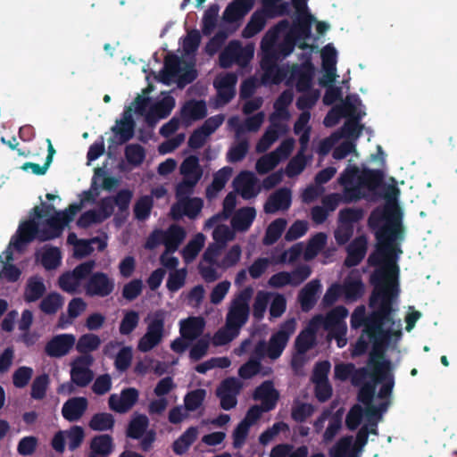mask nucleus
<instances>
[{
  "mask_svg": "<svg viewBox=\"0 0 457 457\" xmlns=\"http://www.w3.org/2000/svg\"><path fill=\"white\" fill-rule=\"evenodd\" d=\"M94 359L91 355L79 356L71 365V383L62 384L61 389L71 394L74 390L73 385L79 387L87 386L94 378V373L90 370Z\"/></svg>",
  "mask_w": 457,
  "mask_h": 457,
  "instance_id": "8",
  "label": "nucleus"
},
{
  "mask_svg": "<svg viewBox=\"0 0 457 457\" xmlns=\"http://www.w3.org/2000/svg\"><path fill=\"white\" fill-rule=\"evenodd\" d=\"M266 18L262 11L254 12L242 31L245 38H251L262 31L265 26Z\"/></svg>",
  "mask_w": 457,
  "mask_h": 457,
  "instance_id": "36",
  "label": "nucleus"
},
{
  "mask_svg": "<svg viewBox=\"0 0 457 457\" xmlns=\"http://www.w3.org/2000/svg\"><path fill=\"white\" fill-rule=\"evenodd\" d=\"M253 294V287H246L236 295L231 301L225 321L229 329L240 331L241 328L248 321L250 314L249 303Z\"/></svg>",
  "mask_w": 457,
  "mask_h": 457,
  "instance_id": "4",
  "label": "nucleus"
},
{
  "mask_svg": "<svg viewBox=\"0 0 457 457\" xmlns=\"http://www.w3.org/2000/svg\"><path fill=\"white\" fill-rule=\"evenodd\" d=\"M351 115L341 129L342 136L346 138L357 139L362 130L363 126L360 124V115H353L355 111H348Z\"/></svg>",
  "mask_w": 457,
  "mask_h": 457,
  "instance_id": "41",
  "label": "nucleus"
},
{
  "mask_svg": "<svg viewBox=\"0 0 457 457\" xmlns=\"http://www.w3.org/2000/svg\"><path fill=\"white\" fill-rule=\"evenodd\" d=\"M313 76L314 66L310 55L300 65L295 64L292 66L291 78L296 80L295 88L298 92L312 89Z\"/></svg>",
  "mask_w": 457,
  "mask_h": 457,
  "instance_id": "14",
  "label": "nucleus"
},
{
  "mask_svg": "<svg viewBox=\"0 0 457 457\" xmlns=\"http://www.w3.org/2000/svg\"><path fill=\"white\" fill-rule=\"evenodd\" d=\"M364 212L361 208H345L339 211L338 220L340 223L353 226L363 218Z\"/></svg>",
  "mask_w": 457,
  "mask_h": 457,
  "instance_id": "61",
  "label": "nucleus"
},
{
  "mask_svg": "<svg viewBox=\"0 0 457 457\" xmlns=\"http://www.w3.org/2000/svg\"><path fill=\"white\" fill-rule=\"evenodd\" d=\"M174 105V99L170 97L164 99L156 107V112L151 111L145 116V120L148 125L154 127L158 121L159 118H165L170 112Z\"/></svg>",
  "mask_w": 457,
  "mask_h": 457,
  "instance_id": "44",
  "label": "nucleus"
},
{
  "mask_svg": "<svg viewBox=\"0 0 457 457\" xmlns=\"http://www.w3.org/2000/svg\"><path fill=\"white\" fill-rule=\"evenodd\" d=\"M254 0H234L225 8L222 19L233 23L243 19L253 7Z\"/></svg>",
  "mask_w": 457,
  "mask_h": 457,
  "instance_id": "22",
  "label": "nucleus"
},
{
  "mask_svg": "<svg viewBox=\"0 0 457 457\" xmlns=\"http://www.w3.org/2000/svg\"><path fill=\"white\" fill-rule=\"evenodd\" d=\"M143 290V282L139 278H135L124 285L121 294L127 301H133L137 298Z\"/></svg>",
  "mask_w": 457,
  "mask_h": 457,
  "instance_id": "64",
  "label": "nucleus"
},
{
  "mask_svg": "<svg viewBox=\"0 0 457 457\" xmlns=\"http://www.w3.org/2000/svg\"><path fill=\"white\" fill-rule=\"evenodd\" d=\"M204 326L205 322L202 317H189L180 321V336L192 342L203 334Z\"/></svg>",
  "mask_w": 457,
  "mask_h": 457,
  "instance_id": "24",
  "label": "nucleus"
},
{
  "mask_svg": "<svg viewBox=\"0 0 457 457\" xmlns=\"http://www.w3.org/2000/svg\"><path fill=\"white\" fill-rule=\"evenodd\" d=\"M113 450L114 443L111 435H96L90 441L88 457H108Z\"/></svg>",
  "mask_w": 457,
  "mask_h": 457,
  "instance_id": "23",
  "label": "nucleus"
},
{
  "mask_svg": "<svg viewBox=\"0 0 457 457\" xmlns=\"http://www.w3.org/2000/svg\"><path fill=\"white\" fill-rule=\"evenodd\" d=\"M241 389L240 382L235 378H228L221 381L216 390V395L220 400V407L225 411L233 409L237 403V395Z\"/></svg>",
  "mask_w": 457,
  "mask_h": 457,
  "instance_id": "13",
  "label": "nucleus"
},
{
  "mask_svg": "<svg viewBox=\"0 0 457 457\" xmlns=\"http://www.w3.org/2000/svg\"><path fill=\"white\" fill-rule=\"evenodd\" d=\"M63 305V297L56 292L49 293L39 304L42 312L47 315L55 314Z\"/></svg>",
  "mask_w": 457,
  "mask_h": 457,
  "instance_id": "39",
  "label": "nucleus"
},
{
  "mask_svg": "<svg viewBox=\"0 0 457 457\" xmlns=\"http://www.w3.org/2000/svg\"><path fill=\"white\" fill-rule=\"evenodd\" d=\"M182 180L176 186V196L189 195L193 193L195 187L203 177V169L196 155H189L180 164Z\"/></svg>",
  "mask_w": 457,
  "mask_h": 457,
  "instance_id": "6",
  "label": "nucleus"
},
{
  "mask_svg": "<svg viewBox=\"0 0 457 457\" xmlns=\"http://www.w3.org/2000/svg\"><path fill=\"white\" fill-rule=\"evenodd\" d=\"M315 345V332L311 328L302 330L296 337L295 347L298 353L304 354Z\"/></svg>",
  "mask_w": 457,
  "mask_h": 457,
  "instance_id": "42",
  "label": "nucleus"
},
{
  "mask_svg": "<svg viewBox=\"0 0 457 457\" xmlns=\"http://www.w3.org/2000/svg\"><path fill=\"white\" fill-rule=\"evenodd\" d=\"M206 395L204 389H195L188 392L184 398V405L187 411H195L204 403Z\"/></svg>",
  "mask_w": 457,
  "mask_h": 457,
  "instance_id": "57",
  "label": "nucleus"
},
{
  "mask_svg": "<svg viewBox=\"0 0 457 457\" xmlns=\"http://www.w3.org/2000/svg\"><path fill=\"white\" fill-rule=\"evenodd\" d=\"M125 158L132 166H139L145 158V150L139 144H129L125 147Z\"/></svg>",
  "mask_w": 457,
  "mask_h": 457,
  "instance_id": "47",
  "label": "nucleus"
},
{
  "mask_svg": "<svg viewBox=\"0 0 457 457\" xmlns=\"http://www.w3.org/2000/svg\"><path fill=\"white\" fill-rule=\"evenodd\" d=\"M154 205V200L151 195L141 196L134 205V215L138 220H145L149 218Z\"/></svg>",
  "mask_w": 457,
  "mask_h": 457,
  "instance_id": "49",
  "label": "nucleus"
},
{
  "mask_svg": "<svg viewBox=\"0 0 457 457\" xmlns=\"http://www.w3.org/2000/svg\"><path fill=\"white\" fill-rule=\"evenodd\" d=\"M253 397L262 403H271L272 410H274L278 400V392L275 389L272 381L266 380L255 388Z\"/></svg>",
  "mask_w": 457,
  "mask_h": 457,
  "instance_id": "28",
  "label": "nucleus"
},
{
  "mask_svg": "<svg viewBox=\"0 0 457 457\" xmlns=\"http://www.w3.org/2000/svg\"><path fill=\"white\" fill-rule=\"evenodd\" d=\"M287 220L283 218H278L273 220L266 228L265 235L262 239L264 245H271L275 244L281 237L286 229Z\"/></svg>",
  "mask_w": 457,
  "mask_h": 457,
  "instance_id": "35",
  "label": "nucleus"
},
{
  "mask_svg": "<svg viewBox=\"0 0 457 457\" xmlns=\"http://www.w3.org/2000/svg\"><path fill=\"white\" fill-rule=\"evenodd\" d=\"M61 261L62 253L60 249L56 246H50L45 249L40 262L46 270H51L56 269L61 264Z\"/></svg>",
  "mask_w": 457,
  "mask_h": 457,
  "instance_id": "45",
  "label": "nucleus"
},
{
  "mask_svg": "<svg viewBox=\"0 0 457 457\" xmlns=\"http://www.w3.org/2000/svg\"><path fill=\"white\" fill-rule=\"evenodd\" d=\"M88 406L86 397L76 396L68 399L62 405V415L70 421L75 422L81 419Z\"/></svg>",
  "mask_w": 457,
  "mask_h": 457,
  "instance_id": "20",
  "label": "nucleus"
},
{
  "mask_svg": "<svg viewBox=\"0 0 457 457\" xmlns=\"http://www.w3.org/2000/svg\"><path fill=\"white\" fill-rule=\"evenodd\" d=\"M114 288V279L103 271H92L84 284L85 293L89 297H107L112 294Z\"/></svg>",
  "mask_w": 457,
  "mask_h": 457,
  "instance_id": "11",
  "label": "nucleus"
},
{
  "mask_svg": "<svg viewBox=\"0 0 457 457\" xmlns=\"http://www.w3.org/2000/svg\"><path fill=\"white\" fill-rule=\"evenodd\" d=\"M278 163L279 157L270 152L257 160L255 169L259 174L263 175L272 170Z\"/></svg>",
  "mask_w": 457,
  "mask_h": 457,
  "instance_id": "58",
  "label": "nucleus"
},
{
  "mask_svg": "<svg viewBox=\"0 0 457 457\" xmlns=\"http://www.w3.org/2000/svg\"><path fill=\"white\" fill-rule=\"evenodd\" d=\"M292 202L291 190L287 187L278 189L270 195L264 204L266 213H275L278 211H287Z\"/></svg>",
  "mask_w": 457,
  "mask_h": 457,
  "instance_id": "21",
  "label": "nucleus"
},
{
  "mask_svg": "<svg viewBox=\"0 0 457 457\" xmlns=\"http://www.w3.org/2000/svg\"><path fill=\"white\" fill-rule=\"evenodd\" d=\"M101 345V339L97 335L88 333L82 335L76 345V349L82 355H90L89 353L96 351Z\"/></svg>",
  "mask_w": 457,
  "mask_h": 457,
  "instance_id": "40",
  "label": "nucleus"
},
{
  "mask_svg": "<svg viewBox=\"0 0 457 457\" xmlns=\"http://www.w3.org/2000/svg\"><path fill=\"white\" fill-rule=\"evenodd\" d=\"M270 299V294L266 291H258L253 304V316L261 320L264 317L267 306Z\"/></svg>",
  "mask_w": 457,
  "mask_h": 457,
  "instance_id": "52",
  "label": "nucleus"
},
{
  "mask_svg": "<svg viewBox=\"0 0 457 457\" xmlns=\"http://www.w3.org/2000/svg\"><path fill=\"white\" fill-rule=\"evenodd\" d=\"M341 287L343 295L349 301H356L364 294V284L360 278L345 279Z\"/></svg>",
  "mask_w": 457,
  "mask_h": 457,
  "instance_id": "38",
  "label": "nucleus"
},
{
  "mask_svg": "<svg viewBox=\"0 0 457 457\" xmlns=\"http://www.w3.org/2000/svg\"><path fill=\"white\" fill-rule=\"evenodd\" d=\"M256 217L253 207L239 208L231 219V226L236 231L245 232L250 228Z\"/></svg>",
  "mask_w": 457,
  "mask_h": 457,
  "instance_id": "26",
  "label": "nucleus"
},
{
  "mask_svg": "<svg viewBox=\"0 0 457 457\" xmlns=\"http://www.w3.org/2000/svg\"><path fill=\"white\" fill-rule=\"evenodd\" d=\"M49 382V376L46 373L36 377L31 385V397L35 400L45 398Z\"/></svg>",
  "mask_w": 457,
  "mask_h": 457,
  "instance_id": "53",
  "label": "nucleus"
},
{
  "mask_svg": "<svg viewBox=\"0 0 457 457\" xmlns=\"http://www.w3.org/2000/svg\"><path fill=\"white\" fill-rule=\"evenodd\" d=\"M149 420L145 414H137L129 422L126 436L132 439H140L147 431Z\"/></svg>",
  "mask_w": 457,
  "mask_h": 457,
  "instance_id": "32",
  "label": "nucleus"
},
{
  "mask_svg": "<svg viewBox=\"0 0 457 457\" xmlns=\"http://www.w3.org/2000/svg\"><path fill=\"white\" fill-rule=\"evenodd\" d=\"M372 369V375L376 377V382H384L381 386L378 397V398H386L390 396L393 391V387L395 385L394 382V377L391 373H389L390 370V364L388 365V368L386 370V373L382 378L381 375L378 372H376L375 368L372 365H369Z\"/></svg>",
  "mask_w": 457,
  "mask_h": 457,
  "instance_id": "43",
  "label": "nucleus"
},
{
  "mask_svg": "<svg viewBox=\"0 0 457 457\" xmlns=\"http://www.w3.org/2000/svg\"><path fill=\"white\" fill-rule=\"evenodd\" d=\"M219 8L216 5L210 6L204 12L203 17L202 31L204 35H211L217 24Z\"/></svg>",
  "mask_w": 457,
  "mask_h": 457,
  "instance_id": "59",
  "label": "nucleus"
},
{
  "mask_svg": "<svg viewBox=\"0 0 457 457\" xmlns=\"http://www.w3.org/2000/svg\"><path fill=\"white\" fill-rule=\"evenodd\" d=\"M232 175V168L226 166L219 170L214 175L212 184L207 188V193L212 189L214 192L222 190Z\"/></svg>",
  "mask_w": 457,
  "mask_h": 457,
  "instance_id": "54",
  "label": "nucleus"
},
{
  "mask_svg": "<svg viewBox=\"0 0 457 457\" xmlns=\"http://www.w3.org/2000/svg\"><path fill=\"white\" fill-rule=\"evenodd\" d=\"M95 265V261L89 260L77 265L71 271L62 273L58 278L59 287L66 293H76L81 281L90 275Z\"/></svg>",
  "mask_w": 457,
  "mask_h": 457,
  "instance_id": "9",
  "label": "nucleus"
},
{
  "mask_svg": "<svg viewBox=\"0 0 457 457\" xmlns=\"http://www.w3.org/2000/svg\"><path fill=\"white\" fill-rule=\"evenodd\" d=\"M270 411H272V404L267 402L261 403L260 405H253L248 409L245 418L242 420L246 422V424H249V426H253L261 419L263 412H268Z\"/></svg>",
  "mask_w": 457,
  "mask_h": 457,
  "instance_id": "56",
  "label": "nucleus"
},
{
  "mask_svg": "<svg viewBox=\"0 0 457 457\" xmlns=\"http://www.w3.org/2000/svg\"><path fill=\"white\" fill-rule=\"evenodd\" d=\"M54 206L50 204L42 203L41 206H35L32 209L33 219H29L19 225L15 236H13L9 243V248L13 247L18 252H22L28 244L35 239L39 241L40 228L37 220L48 216Z\"/></svg>",
  "mask_w": 457,
  "mask_h": 457,
  "instance_id": "3",
  "label": "nucleus"
},
{
  "mask_svg": "<svg viewBox=\"0 0 457 457\" xmlns=\"http://www.w3.org/2000/svg\"><path fill=\"white\" fill-rule=\"evenodd\" d=\"M353 446V436H345L341 437L330 449V457H345Z\"/></svg>",
  "mask_w": 457,
  "mask_h": 457,
  "instance_id": "62",
  "label": "nucleus"
},
{
  "mask_svg": "<svg viewBox=\"0 0 457 457\" xmlns=\"http://www.w3.org/2000/svg\"><path fill=\"white\" fill-rule=\"evenodd\" d=\"M374 289L370 296V307L373 310L366 316L365 307L358 306L351 315L352 328H363V334L372 342L368 365H372L376 372L383 378L388 368L389 361L385 359V346L391 336V330L385 325L393 326V299L398 295L397 275L385 269H376L370 278Z\"/></svg>",
  "mask_w": 457,
  "mask_h": 457,
  "instance_id": "1",
  "label": "nucleus"
},
{
  "mask_svg": "<svg viewBox=\"0 0 457 457\" xmlns=\"http://www.w3.org/2000/svg\"><path fill=\"white\" fill-rule=\"evenodd\" d=\"M46 286L42 278L34 276L28 279L25 292L24 300L27 303H34L39 300L46 293Z\"/></svg>",
  "mask_w": 457,
  "mask_h": 457,
  "instance_id": "29",
  "label": "nucleus"
},
{
  "mask_svg": "<svg viewBox=\"0 0 457 457\" xmlns=\"http://www.w3.org/2000/svg\"><path fill=\"white\" fill-rule=\"evenodd\" d=\"M302 93L303 95L297 98L295 105L303 112H309L316 104L320 93L318 89H310Z\"/></svg>",
  "mask_w": 457,
  "mask_h": 457,
  "instance_id": "55",
  "label": "nucleus"
},
{
  "mask_svg": "<svg viewBox=\"0 0 457 457\" xmlns=\"http://www.w3.org/2000/svg\"><path fill=\"white\" fill-rule=\"evenodd\" d=\"M76 337L72 334L54 336L45 345V353L51 358H62L73 348Z\"/></svg>",
  "mask_w": 457,
  "mask_h": 457,
  "instance_id": "15",
  "label": "nucleus"
},
{
  "mask_svg": "<svg viewBox=\"0 0 457 457\" xmlns=\"http://www.w3.org/2000/svg\"><path fill=\"white\" fill-rule=\"evenodd\" d=\"M166 312L160 309L147 317L146 332L140 338L137 348L140 352L147 353L157 346L164 337Z\"/></svg>",
  "mask_w": 457,
  "mask_h": 457,
  "instance_id": "7",
  "label": "nucleus"
},
{
  "mask_svg": "<svg viewBox=\"0 0 457 457\" xmlns=\"http://www.w3.org/2000/svg\"><path fill=\"white\" fill-rule=\"evenodd\" d=\"M181 71V59L176 54H168L164 59L163 69L160 71L159 79L165 85H170L172 79Z\"/></svg>",
  "mask_w": 457,
  "mask_h": 457,
  "instance_id": "27",
  "label": "nucleus"
},
{
  "mask_svg": "<svg viewBox=\"0 0 457 457\" xmlns=\"http://www.w3.org/2000/svg\"><path fill=\"white\" fill-rule=\"evenodd\" d=\"M383 179L384 174L380 170L364 168L359 176V185L373 191L381 186Z\"/></svg>",
  "mask_w": 457,
  "mask_h": 457,
  "instance_id": "30",
  "label": "nucleus"
},
{
  "mask_svg": "<svg viewBox=\"0 0 457 457\" xmlns=\"http://www.w3.org/2000/svg\"><path fill=\"white\" fill-rule=\"evenodd\" d=\"M187 196H182L181 202L184 207L185 215L190 219H195L203 208L204 202L199 197L190 198Z\"/></svg>",
  "mask_w": 457,
  "mask_h": 457,
  "instance_id": "60",
  "label": "nucleus"
},
{
  "mask_svg": "<svg viewBox=\"0 0 457 457\" xmlns=\"http://www.w3.org/2000/svg\"><path fill=\"white\" fill-rule=\"evenodd\" d=\"M257 184L258 179L249 170L241 171L233 181L235 189L245 200L253 198L259 194L260 187Z\"/></svg>",
  "mask_w": 457,
  "mask_h": 457,
  "instance_id": "17",
  "label": "nucleus"
},
{
  "mask_svg": "<svg viewBox=\"0 0 457 457\" xmlns=\"http://www.w3.org/2000/svg\"><path fill=\"white\" fill-rule=\"evenodd\" d=\"M315 406L308 403H298L292 407L291 418L294 421L303 423L315 411Z\"/></svg>",
  "mask_w": 457,
  "mask_h": 457,
  "instance_id": "51",
  "label": "nucleus"
},
{
  "mask_svg": "<svg viewBox=\"0 0 457 457\" xmlns=\"http://www.w3.org/2000/svg\"><path fill=\"white\" fill-rule=\"evenodd\" d=\"M139 397V392L135 387L121 390L120 395L112 394L108 399L109 408L118 413H126L133 408Z\"/></svg>",
  "mask_w": 457,
  "mask_h": 457,
  "instance_id": "16",
  "label": "nucleus"
},
{
  "mask_svg": "<svg viewBox=\"0 0 457 457\" xmlns=\"http://www.w3.org/2000/svg\"><path fill=\"white\" fill-rule=\"evenodd\" d=\"M348 111H355V107L352 104H345L344 107H337L330 110L324 118V125L326 127H333L338 123L341 117L350 116Z\"/></svg>",
  "mask_w": 457,
  "mask_h": 457,
  "instance_id": "48",
  "label": "nucleus"
},
{
  "mask_svg": "<svg viewBox=\"0 0 457 457\" xmlns=\"http://www.w3.org/2000/svg\"><path fill=\"white\" fill-rule=\"evenodd\" d=\"M249 150V141L247 138L240 139L237 144L230 146L227 153V161L231 163L241 162L247 154Z\"/></svg>",
  "mask_w": 457,
  "mask_h": 457,
  "instance_id": "46",
  "label": "nucleus"
},
{
  "mask_svg": "<svg viewBox=\"0 0 457 457\" xmlns=\"http://www.w3.org/2000/svg\"><path fill=\"white\" fill-rule=\"evenodd\" d=\"M139 323V313L134 310L125 312L119 327L120 335L128 336L131 334Z\"/></svg>",
  "mask_w": 457,
  "mask_h": 457,
  "instance_id": "50",
  "label": "nucleus"
},
{
  "mask_svg": "<svg viewBox=\"0 0 457 457\" xmlns=\"http://www.w3.org/2000/svg\"><path fill=\"white\" fill-rule=\"evenodd\" d=\"M115 425L114 416L108 412H98L94 414L89 422L88 427L94 431H108L112 430Z\"/></svg>",
  "mask_w": 457,
  "mask_h": 457,
  "instance_id": "34",
  "label": "nucleus"
},
{
  "mask_svg": "<svg viewBox=\"0 0 457 457\" xmlns=\"http://www.w3.org/2000/svg\"><path fill=\"white\" fill-rule=\"evenodd\" d=\"M261 69L263 71V81L273 85L280 84L287 78L288 72L287 69L278 64L263 65L261 66Z\"/></svg>",
  "mask_w": 457,
  "mask_h": 457,
  "instance_id": "33",
  "label": "nucleus"
},
{
  "mask_svg": "<svg viewBox=\"0 0 457 457\" xmlns=\"http://www.w3.org/2000/svg\"><path fill=\"white\" fill-rule=\"evenodd\" d=\"M320 288V282L319 279H313L308 282L299 292L298 301L301 304L302 310L308 312L313 308L317 302V294Z\"/></svg>",
  "mask_w": 457,
  "mask_h": 457,
  "instance_id": "25",
  "label": "nucleus"
},
{
  "mask_svg": "<svg viewBox=\"0 0 457 457\" xmlns=\"http://www.w3.org/2000/svg\"><path fill=\"white\" fill-rule=\"evenodd\" d=\"M130 112V109L125 111L123 117L117 120L116 125L112 128V131L118 137L117 144L119 145L127 143L134 137L136 123Z\"/></svg>",
  "mask_w": 457,
  "mask_h": 457,
  "instance_id": "19",
  "label": "nucleus"
},
{
  "mask_svg": "<svg viewBox=\"0 0 457 457\" xmlns=\"http://www.w3.org/2000/svg\"><path fill=\"white\" fill-rule=\"evenodd\" d=\"M181 113L185 119L202 120L207 115L206 104L203 100H190L183 106Z\"/></svg>",
  "mask_w": 457,
  "mask_h": 457,
  "instance_id": "31",
  "label": "nucleus"
},
{
  "mask_svg": "<svg viewBox=\"0 0 457 457\" xmlns=\"http://www.w3.org/2000/svg\"><path fill=\"white\" fill-rule=\"evenodd\" d=\"M204 237L198 234L194 239L190 240L183 249V256L186 260L190 261L196 257L204 246Z\"/></svg>",
  "mask_w": 457,
  "mask_h": 457,
  "instance_id": "63",
  "label": "nucleus"
},
{
  "mask_svg": "<svg viewBox=\"0 0 457 457\" xmlns=\"http://www.w3.org/2000/svg\"><path fill=\"white\" fill-rule=\"evenodd\" d=\"M82 204H71L64 211L56 212L46 220V228H40L39 241L46 242L62 236L64 227L73 220Z\"/></svg>",
  "mask_w": 457,
  "mask_h": 457,
  "instance_id": "5",
  "label": "nucleus"
},
{
  "mask_svg": "<svg viewBox=\"0 0 457 457\" xmlns=\"http://www.w3.org/2000/svg\"><path fill=\"white\" fill-rule=\"evenodd\" d=\"M296 321L294 318L284 321L278 330L272 334L267 348V355L271 360H276L282 354L290 337L295 333Z\"/></svg>",
  "mask_w": 457,
  "mask_h": 457,
  "instance_id": "10",
  "label": "nucleus"
},
{
  "mask_svg": "<svg viewBox=\"0 0 457 457\" xmlns=\"http://www.w3.org/2000/svg\"><path fill=\"white\" fill-rule=\"evenodd\" d=\"M348 315V310L338 305L327 313L323 319V327L328 330L337 340V345L342 347L346 341L344 338L346 335L347 328L344 319Z\"/></svg>",
  "mask_w": 457,
  "mask_h": 457,
  "instance_id": "12",
  "label": "nucleus"
},
{
  "mask_svg": "<svg viewBox=\"0 0 457 457\" xmlns=\"http://www.w3.org/2000/svg\"><path fill=\"white\" fill-rule=\"evenodd\" d=\"M368 225L376 230L375 237L378 240L376 250L368 257L369 265L378 267L384 264L380 269L398 275L396 259L402 250L395 241L403 233L399 209L396 206L374 209L368 219Z\"/></svg>",
  "mask_w": 457,
  "mask_h": 457,
  "instance_id": "2",
  "label": "nucleus"
},
{
  "mask_svg": "<svg viewBox=\"0 0 457 457\" xmlns=\"http://www.w3.org/2000/svg\"><path fill=\"white\" fill-rule=\"evenodd\" d=\"M185 236L186 232L182 227L171 225L169 229L164 232L163 244L166 246L167 251H176L179 244L185 238Z\"/></svg>",
  "mask_w": 457,
  "mask_h": 457,
  "instance_id": "37",
  "label": "nucleus"
},
{
  "mask_svg": "<svg viewBox=\"0 0 457 457\" xmlns=\"http://www.w3.org/2000/svg\"><path fill=\"white\" fill-rule=\"evenodd\" d=\"M368 249V240L366 236L361 235L355 237L347 246V255L344 264L347 268L359 265L364 259Z\"/></svg>",
  "mask_w": 457,
  "mask_h": 457,
  "instance_id": "18",
  "label": "nucleus"
}]
</instances>
